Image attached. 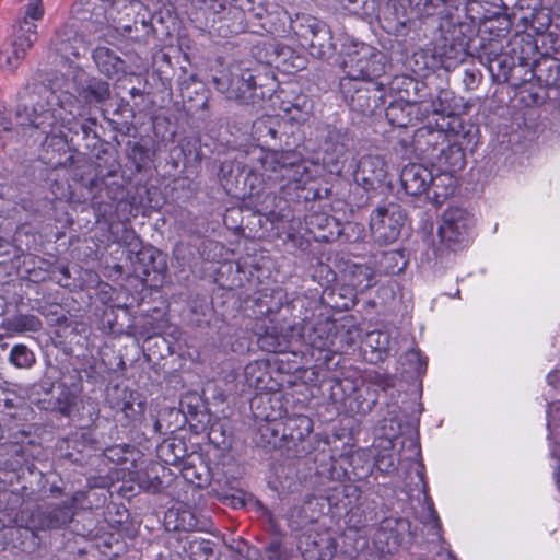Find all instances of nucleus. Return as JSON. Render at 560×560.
Segmentation results:
<instances>
[{
  "label": "nucleus",
  "mask_w": 560,
  "mask_h": 560,
  "mask_svg": "<svg viewBox=\"0 0 560 560\" xmlns=\"http://www.w3.org/2000/svg\"><path fill=\"white\" fill-rule=\"evenodd\" d=\"M328 323L319 322L313 326L304 325L300 331L301 339L319 351L331 352L334 346V335Z\"/></svg>",
  "instance_id": "393cba45"
},
{
  "label": "nucleus",
  "mask_w": 560,
  "mask_h": 560,
  "mask_svg": "<svg viewBox=\"0 0 560 560\" xmlns=\"http://www.w3.org/2000/svg\"><path fill=\"white\" fill-rule=\"evenodd\" d=\"M121 241L127 245L131 254H136V252L142 247L140 238L136 232L133 230H128L127 228L124 229Z\"/></svg>",
  "instance_id": "3c124183"
},
{
  "label": "nucleus",
  "mask_w": 560,
  "mask_h": 560,
  "mask_svg": "<svg viewBox=\"0 0 560 560\" xmlns=\"http://www.w3.org/2000/svg\"><path fill=\"white\" fill-rule=\"evenodd\" d=\"M255 182H259L260 183L261 180L259 179V177L256 174H254V173L248 174V176L245 179V184L249 185L250 189H249L248 194H249L250 198L254 197V196L259 197L260 194H261V190L259 188L256 189Z\"/></svg>",
  "instance_id": "052dcab7"
},
{
  "label": "nucleus",
  "mask_w": 560,
  "mask_h": 560,
  "mask_svg": "<svg viewBox=\"0 0 560 560\" xmlns=\"http://www.w3.org/2000/svg\"><path fill=\"white\" fill-rule=\"evenodd\" d=\"M37 38L38 33L35 27L24 21L14 31L10 44L1 51L0 62L2 67L11 71L16 69Z\"/></svg>",
  "instance_id": "ddd939ff"
},
{
  "label": "nucleus",
  "mask_w": 560,
  "mask_h": 560,
  "mask_svg": "<svg viewBox=\"0 0 560 560\" xmlns=\"http://www.w3.org/2000/svg\"><path fill=\"white\" fill-rule=\"evenodd\" d=\"M219 499L226 504L232 505L234 509L245 506V500L236 494H221Z\"/></svg>",
  "instance_id": "6e6d98bb"
},
{
  "label": "nucleus",
  "mask_w": 560,
  "mask_h": 560,
  "mask_svg": "<svg viewBox=\"0 0 560 560\" xmlns=\"http://www.w3.org/2000/svg\"><path fill=\"white\" fill-rule=\"evenodd\" d=\"M407 2L417 16L431 14L429 9L432 5V0H407Z\"/></svg>",
  "instance_id": "864d4df0"
},
{
  "label": "nucleus",
  "mask_w": 560,
  "mask_h": 560,
  "mask_svg": "<svg viewBox=\"0 0 560 560\" xmlns=\"http://www.w3.org/2000/svg\"><path fill=\"white\" fill-rule=\"evenodd\" d=\"M269 401H270V397L268 395H260V396L255 397L252 400L250 406H252V408H255L256 405H261V404H266Z\"/></svg>",
  "instance_id": "0e129e2a"
},
{
  "label": "nucleus",
  "mask_w": 560,
  "mask_h": 560,
  "mask_svg": "<svg viewBox=\"0 0 560 560\" xmlns=\"http://www.w3.org/2000/svg\"><path fill=\"white\" fill-rule=\"evenodd\" d=\"M376 404L375 392L368 386L355 388L353 400L350 404L352 411L359 415H366Z\"/></svg>",
  "instance_id": "a19ab883"
},
{
  "label": "nucleus",
  "mask_w": 560,
  "mask_h": 560,
  "mask_svg": "<svg viewBox=\"0 0 560 560\" xmlns=\"http://www.w3.org/2000/svg\"><path fill=\"white\" fill-rule=\"evenodd\" d=\"M447 140L448 135L443 128H435L428 125L415 131L412 145L419 155L434 161Z\"/></svg>",
  "instance_id": "6ab92c4d"
},
{
  "label": "nucleus",
  "mask_w": 560,
  "mask_h": 560,
  "mask_svg": "<svg viewBox=\"0 0 560 560\" xmlns=\"http://www.w3.org/2000/svg\"><path fill=\"white\" fill-rule=\"evenodd\" d=\"M446 186H453V179L451 182H448L447 179H445L444 182H439V186L436 188H433L434 190V196L436 199H439L440 197H446L450 191H448V188ZM453 191V188H451V192Z\"/></svg>",
  "instance_id": "680f3d73"
},
{
  "label": "nucleus",
  "mask_w": 560,
  "mask_h": 560,
  "mask_svg": "<svg viewBox=\"0 0 560 560\" xmlns=\"http://www.w3.org/2000/svg\"><path fill=\"white\" fill-rule=\"evenodd\" d=\"M44 5L42 0H30L24 8V16L19 21L20 26L24 21L32 24L37 32L36 21H39L44 16Z\"/></svg>",
  "instance_id": "c03bdc74"
},
{
  "label": "nucleus",
  "mask_w": 560,
  "mask_h": 560,
  "mask_svg": "<svg viewBox=\"0 0 560 560\" xmlns=\"http://www.w3.org/2000/svg\"><path fill=\"white\" fill-rule=\"evenodd\" d=\"M35 84L36 83L26 88V92L22 98L23 102L21 105L18 106V108L15 110L14 120L11 117H9L4 113V110L0 109V132L7 135L8 137H13V135H20V129H21L23 136H28L30 138L33 139L34 144H38V139H37L38 135L36 132H33L32 130H30V126L20 124L18 120V117H16L18 112L23 109V107L27 101L28 94L31 93L32 88Z\"/></svg>",
  "instance_id": "a878e982"
},
{
  "label": "nucleus",
  "mask_w": 560,
  "mask_h": 560,
  "mask_svg": "<svg viewBox=\"0 0 560 560\" xmlns=\"http://www.w3.org/2000/svg\"><path fill=\"white\" fill-rule=\"evenodd\" d=\"M352 175L354 182L364 190H375L386 178L387 165L383 156L366 154L358 161Z\"/></svg>",
  "instance_id": "f3484780"
},
{
  "label": "nucleus",
  "mask_w": 560,
  "mask_h": 560,
  "mask_svg": "<svg viewBox=\"0 0 560 560\" xmlns=\"http://www.w3.org/2000/svg\"><path fill=\"white\" fill-rule=\"evenodd\" d=\"M107 401L110 408L120 411L128 420H132L140 412L136 409L135 401L132 400V393H128L125 389L115 387L108 393ZM138 408L141 409V404H138Z\"/></svg>",
  "instance_id": "72a5a7b5"
},
{
  "label": "nucleus",
  "mask_w": 560,
  "mask_h": 560,
  "mask_svg": "<svg viewBox=\"0 0 560 560\" xmlns=\"http://www.w3.org/2000/svg\"><path fill=\"white\" fill-rule=\"evenodd\" d=\"M517 7L520 9H530L532 13L529 14V18L533 19L536 10L540 7V0H518ZM523 19H528V16H524Z\"/></svg>",
  "instance_id": "bf43d9fd"
},
{
  "label": "nucleus",
  "mask_w": 560,
  "mask_h": 560,
  "mask_svg": "<svg viewBox=\"0 0 560 560\" xmlns=\"http://www.w3.org/2000/svg\"><path fill=\"white\" fill-rule=\"evenodd\" d=\"M0 325L5 330L18 334L36 332L43 327L42 320L36 315L22 313L3 317Z\"/></svg>",
  "instance_id": "7c9ffc66"
},
{
  "label": "nucleus",
  "mask_w": 560,
  "mask_h": 560,
  "mask_svg": "<svg viewBox=\"0 0 560 560\" xmlns=\"http://www.w3.org/2000/svg\"><path fill=\"white\" fill-rule=\"evenodd\" d=\"M315 139L322 153L323 166L327 172L338 176L351 172L354 137L348 128L322 122L315 128Z\"/></svg>",
  "instance_id": "7ed1b4c3"
},
{
  "label": "nucleus",
  "mask_w": 560,
  "mask_h": 560,
  "mask_svg": "<svg viewBox=\"0 0 560 560\" xmlns=\"http://www.w3.org/2000/svg\"><path fill=\"white\" fill-rule=\"evenodd\" d=\"M405 213L398 203L389 202L377 207L371 214L370 229L376 241L393 243L400 235Z\"/></svg>",
  "instance_id": "9d476101"
},
{
  "label": "nucleus",
  "mask_w": 560,
  "mask_h": 560,
  "mask_svg": "<svg viewBox=\"0 0 560 560\" xmlns=\"http://www.w3.org/2000/svg\"><path fill=\"white\" fill-rule=\"evenodd\" d=\"M175 529L183 530H200L199 521L196 515L188 509H184L177 512V524Z\"/></svg>",
  "instance_id": "de8ad7c7"
},
{
  "label": "nucleus",
  "mask_w": 560,
  "mask_h": 560,
  "mask_svg": "<svg viewBox=\"0 0 560 560\" xmlns=\"http://www.w3.org/2000/svg\"><path fill=\"white\" fill-rule=\"evenodd\" d=\"M142 8L138 0H112L108 10V25L105 33L98 35L100 39H107L112 32L140 42L149 37L153 27L144 18L138 21L135 14Z\"/></svg>",
  "instance_id": "20e7f679"
},
{
  "label": "nucleus",
  "mask_w": 560,
  "mask_h": 560,
  "mask_svg": "<svg viewBox=\"0 0 560 560\" xmlns=\"http://www.w3.org/2000/svg\"><path fill=\"white\" fill-rule=\"evenodd\" d=\"M378 272L386 276L398 275L407 267V258L401 250H387L381 253L377 258Z\"/></svg>",
  "instance_id": "e433bc0d"
},
{
  "label": "nucleus",
  "mask_w": 560,
  "mask_h": 560,
  "mask_svg": "<svg viewBox=\"0 0 560 560\" xmlns=\"http://www.w3.org/2000/svg\"><path fill=\"white\" fill-rule=\"evenodd\" d=\"M374 465L381 472H389L395 469V458L392 453L377 454L374 458Z\"/></svg>",
  "instance_id": "8fccbe9b"
},
{
  "label": "nucleus",
  "mask_w": 560,
  "mask_h": 560,
  "mask_svg": "<svg viewBox=\"0 0 560 560\" xmlns=\"http://www.w3.org/2000/svg\"><path fill=\"white\" fill-rule=\"evenodd\" d=\"M327 303L338 310L348 311L355 305V292L348 285L334 288L326 293Z\"/></svg>",
  "instance_id": "4c0bfd02"
},
{
  "label": "nucleus",
  "mask_w": 560,
  "mask_h": 560,
  "mask_svg": "<svg viewBox=\"0 0 560 560\" xmlns=\"http://www.w3.org/2000/svg\"><path fill=\"white\" fill-rule=\"evenodd\" d=\"M256 372H261L260 365L257 362L249 363L245 366V376L249 386L258 388L262 382V378L261 376H257L255 380H253Z\"/></svg>",
  "instance_id": "5fc2aeb1"
},
{
  "label": "nucleus",
  "mask_w": 560,
  "mask_h": 560,
  "mask_svg": "<svg viewBox=\"0 0 560 560\" xmlns=\"http://www.w3.org/2000/svg\"><path fill=\"white\" fill-rule=\"evenodd\" d=\"M385 80V90L398 96V101L423 105L428 95V86L424 82L406 74L395 75Z\"/></svg>",
  "instance_id": "aec40b11"
},
{
  "label": "nucleus",
  "mask_w": 560,
  "mask_h": 560,
  "mask_svg": "<svg viewBox=\"0 0 560 560\" xmlns=\"http://www.w3.org/2000/svg\"><path fill=\"white\" fill-rule=\"evenodd\" d=\"M384 56L371 46H361L354 52L348 54L343 60L346 77L351 80L380 81L385 74Z\"/></svg>",
  "instance_id": "1a4fd4ad"
},
{
  "label": "nucleus",
  "mask_w": 560,
  "mask_h": 560,
  "mask_svg": "<svg viewBox=\"0 0 560 560\" xmlns=\"http://www.w3.org/2000/svg\"><path fill=\"white\" fill-rule=\"evenodd\" d=\"M131 153L133 156H136V154H142L144 153V149L140 143H135L131 148Z\"/></svg>",
  "instance_id": "774afa93"
},
{
  "label": "nucleus",
  "mask_w": 560,
  "mask_h": 560,
  "mask_svg": "<svg viewBox=\"0 0 560 560\" xmlns=\"http://www.w3.org/2000/svg\"><path fill=\"white\" fill-rule=\"evenodd\" d=\"M544 67L548 70V74L545 78V81L548 85H553L560 89V63L556 59H545L541 62H536L534 71V75H537L538 79H542L541 72L544 71Z\"/></svg>",
  "instance_id": "37998d69"
},
{
  "label": "nucleus",
  "mask_w": 560,
  "mask_h": 560,
  "mask_svg": "<svg viewBox=\"0 0 560 560\" xmlns=\"http://www.w3.org/2000/svg\"><path fill=\"white\" fill-rule=\"evenodd\" d=\"M377 337V346L376 348L380 349V350H386L388 348V345H389V337L386 332H381V331H377V332H372L370 335V337H373L375 336Z\"/></svg>",
  "instance_id": "e2e57ef3"
},
{
  "label": "nucleus",
  "mask_w": 560,
  "mask_h": 560,
  "mask_svg": "<svg viewBox=\"0 0 560 560\" xmlns=\"http://www.w3.org/2000/svg\"><path fill=\"white\" fill-rule=\"evenodd\" d=\"M559 373H560L559 371H553V372L549 373L547 376L548 383L553 387H556L560 381Z\"/></svg>",
  "instance_id": "69168bd1"
},
{
  "label": "nucleus",
  "mask_w": 560,
  "mask_h": 560,
  "mask_svg": "<svg viewBox=\"0 0 560 560\" xmlns=\"http://www.w3.org/2000/svg\"><path fill=\"white\" fill-rule=\"evenodd\" d=\"M472 218L468 211L458 207L447 208L439 228L441 241L450 247H455L468 240Z\"/></svg>",
  "instance_id": "f8f14e48"
},
{
  "label": "nucleus",
  "mask_w": 560,
  "mask_h": 560,
  "mask_svg": "<svg viewBox=\"0 0 560 560\" xmlns=\"http://www.w3.org/2000/svg\"><path fill=\"white\" fill-rule=\"evenodd\" d=\"M199 402L200 398L196 395L186 396L180 401V409L185 415L191 417V419H196L198 416H200L201 418H206V421L208 422L209 416L200 411L201 406Z\"/></svg>",
  "instance_id": "49530a36"
},
{
  "label": "nucleus",
  "mask_w": 560,
  "mask_h": 560,
  "mask_svg": "<svg viewBox=\"0 0 560 560\" xmlns=\"http://www.w3.org/2000/svg\"><path fill=\"white\" fill-rule=\"evenodd\" d=\"M74 515L75 512L63 503L36 505L21 510L16 523L34 535L40 530L61 529L73 521Z\"/></svg>",
  "instance_id": "0eeeda50"
},
{
  "label": "nucleus",
  "mask_w": 560,
  "mask_h": 560,
  "mask_svg": "<svg viewBox=\"0 0 560 560\" xmlns=\"http://www.w3.org/2000/svg\"><path fill=\"white\" fill-rule=\"evenodd\" d=\"M340 91L351 110L372 116L385 102V80L366 81L341 79Z\"/></svg>",
  "instance_id": "423d86ee"
},
{
  "label": "nucleus",
  "mask_w": 560,
  "mask_h": 560,
  "mask_svg": "<svg viewBox=\"0 0 560 560\" xmlns=\"http://www.w3.org/2000/svg\"><path fill=\"white\" fill-rule=\"evenodd\" d=\"M298 549L304 560H331L337 542L330 533L308 528L299 536Z\"/></svg>",
  "instance_id": "2eb2a0df"
},
{
  "label": "nucleus",
  "mask_w": 560,
  "mask_h": 560,
  "mask_svg": "<svg viewBox=\"0 0 560 560\" xmlns=\"http://www.w3.org/2000/svg\"><path fill=\"white\" fill-rule=\"evenodd\" d=\"M49 49L66 60L79 58L86 50L84 35L78 30L72 20L59 26L50 42Z\"/></svg>",
  "instance_id": "dca6fc26"
},
{
  "label": "nucleus",
  "mask_w": 560,
  "mask_h": 560,
  "mask_svg": "<svg viewBox=\"0 0 560 560\" xmlns=\"http://www.w3.org/2000/svg\"><path fill=\"white\" fill-rule=\"evenodd\" d=\"M313 431V421L305 415L288 417L283 422L281 438L287 441H303Z\"/></svg>",
  "instance_id": "cd10ccee"
},
{
  "label": "nucleus",
  "mask_w": 560,
  "mask_h": 560,
  "mask_svg": "<svg viewBox=\"0 0 560 560\" xmlns=\"http://www.w3.org/2000/svg\"><path fill=\"white\" fill-rule=\"evenodd\" d=\"M290 335L276 326L267 327L265 332L259 335L258 345L267 352L282 353L290 348Z\"/></svg>",
  "instance_id": "c85d7f7f"
},
{
  "label": "nucleus",
  "mask_w": 560,
  "mask_h": 560,
  "mask_svg": "<svg viewBox=\"0 0 560 560\" xmlns=\"http://www.w3.org/2000/svg\"><path fill=\"white\" fill-rule=\"evenodd\" d=\"M89 405L91 407V410L89 412V418L91 421H95L98 418L100 409L97 408L95 402H90Z\"/></svg>",
  "instance_id": "338daca9"
},
{
  "label": "nucleus",
  "mask_w": 560,
  "mask_h": 560,
  "mask_svg": "<svg viewBox=\"0 0 560 560\" xmlns=\"http://www.w3.org/2000/svg\"><path fill=\"white\" fill-rule=\"evenodd\" d=\"M324 23L315 16L301 13L291 19L290 28L299 37L301 45H303L306 42H314L319 25H324Z\"/></svg>",
  "instance_id": "c756f323"
},
{
  "label": "nucleus",
  "mask_w": 560,
  "mask_h": 560,
  "mask_svg": "<svg viewBox=\"0 0 560 560\" xmlns=\"http://www.w3.org/2000/svg\"><path fill=\"white\" fill-rule=\"evenodd\" d=\"M281 108L291 114L292 112H296L291 116V119L296 121H305L312 113V102L305 94L295 95L292 101H282Z\"/></svg>",
  "instance_id": "58836bf2"
},
{
  "label": "nucleus",
  "mask_w": 560,
  "mask_h": 560,
  "mask_svg": "<svg viewBox=\"0 0 560 560\" xmlns=\"http://www.w3.org/2000/svg\"><path fill=\"white\" fill-rule=\"evenodd\" d=\"M302 46L308 49L310 55L315 58L323 59L330 56L335 50V44L330 28L326 23L319 25L317 35L314 37V42H306Z\"/></svg>",
  "instance_id": "2f4dec72"
},
{
  "label": "nucleus",
  "mask_w": 560,
  "mask_h": 560,
  "mask_svg": "<svg viewBox=\"0 0 560 560\" xmlns=\"http://www.w3.org/2000/svg\"><path fill=\"white\" fill-rule=\"evenodd\" d=\"M510 45L511 51H488L480 57L497 82H509L516 67H529V72L534 75L532 70L535 69L536 60H532L529 54H535L536 47L530 42L523 40H514Z\"/></svg>",
  "instance_id": "39448f33"
},
{
  "label": "nucleus",
  "mask_w": 560,
  "mask_h": 560,
  "mask_svg": "<svg viewBox=\"0 0 560 560\" xmlns=\"http://www.w3.org/2000/svg\"><path fill=\"white\" fill-rule=\"evenodd\" d=\"M422 107L423 105L396 100L387 106L385 115L392 126L407 128L420 120L429 110L428 106Z\"/></svg>",
  "instance_id": "4be33fe9"
},
{
  "label": "nucleus",
  "mask_w": 560,
  "mask_h": 560,
  "mask_svg": "<svg viewBox=\"0 0 560 560\" xmlns=\"http://www.w3.org/2000/svg\"><path fill=\"white\" fill-rule=\"evenodd\" d=\"M77 109L75 95L67 91L57 93L49 85L37 83L16 117L20 124L30 126V130L38 135V145L47 153L60 151L68 144L93 150L101 141L97 119L88 117L79 121L78 116L82 114L75 113Z\"/></svg>",
  "instance_id": "f257e3e1"
},
{
  "label": "nucleus",
  "mask_w": 560,
  "mask_h": 560,
  "mask_svg": "<svg viewBox=\"0 0 560 560\" xmlns=\"http://www.w3.org/2000/svg\"><path fill=\"white\" fill-rule=\"evenodd\" d=\"M9 361L19 369H30L35 364L36 358L31 349L23 343H19L12 347Z\"/></svg>",
  "instance_id": "79ce46f5"
},
{
  "label": "nucleus",
  "mask_w": 560,
  "mask_h": 560,
  "mask_svg": "<svg viewBox=\"0 0 560 560\" xmlns=\"http://www.w3.org/2000/svg\"><path fill=\"white\" fill-rule=\"evenodd\" d=\"M18 249L9 241L0 237V265L7 264L11 257H18Z\"/></svg>",
  "instance_id": "603ef678"
},
{
  "label": "nucleus",
  "mask_w": 560,
  "mask_h": 560,
  "mask_svg": "<svg viewBox=\"0 0 560 560\" xmlns=\"http://www.w3.org/2000/svg\"><path fill=\"white\" fill-rule=\"evenodd\" d=\"M441 167H444L442 174L450 175L453 172L460 171L466 165L465 152L463 148L456 143H450L447 140L446 144L442 147L436 159H434Z\"/></svg>",
  "instance_id": "bb28decb"
},
{
  "label": "nucleus",
  "mask_w": 560,
  "mask_h": 560,
  "mask_svg": "<svg viewBox=\"0 0 560 560\" xmlns=\"http://www.w3.org/2000/svg\"><path fill=\"white\" fill-rule=\"evenodd\" d=\"M264 174L276 183H301L306 172L302 154L295 150L269 149L259 159Z\"/></svg>",
  "instance_id": "6e6552de"
},
{
  "label": "nucleus",
  "mask_w": 560,
  "mask_h": 560,
  "mask_svg": "<svg viewBox=\"0 0 560 560\" xmlns=\"http://www.w3.org/2000/svg\"><path fill=\"white\" fill-rule=\"evenodd\" d=\"M183 550L187 560H218L214 542L203 538H192L185 541Z\"/></svg>",
  "instance_id": "f704fd0d"
},
{
  "label": "nucleus",
  "mask_w": 560,
  "mask_h": 560,
  "mask_svg": "<svg viewBox=\"0 0 560 560\" xmlns=\"http://www.w3.org/2000/svg\"><path fill=\"white\" fill-rule=\"evenodd\" d=\"M265 550L268 560H288V555L278 539L270 541Z\"/></svg>",
  "instance_id": "09e8293b"
},
{
  "label": "nucleus",
  "mask_w": 560,
  "mask_h": 560,
  "mask_svg": "<svg viewBox=\"0 0 560 560\" xmlns=\"http://www.w3.org/2000/svg\"><path fill=\"white\" fill-rule=\"evenodd\" d=\"M135 272L143 277H153V280L162 278L167 270L165 255L153 246L139 248L135 258H131Z\"/></svg>",
  "instance_id": "412c9836"
},
{
  "label": "nucleus",
  "mask_w": 560,
  "mask_h": 560,
  "mask_svg": "<svg viewBox=\"0 0 560 560\" xmlns=\"http://www.w3.org/2000/svg\"><path fill=\"white\" fill-rule=\"evenodd\" d=\"M215 89L228 100L242 105H257L273 96L278 82L267 68H244L234 63L213 75Z\"/></svg>",
  "instance_id": "f03ea898"
},
{
  "label": "nucleus",
  "mask_w": 560,
  "mask_h": 560,
  "mask_svg": "<svg viewBox=\"0 0 560 560\" xmlns=\"http://www.w3.org/2000/svg\"><path fill=\"white\" fill-rule=\"evenodd\" d=\"M452 180L447 174L433 175L431 170L419 163H409L400 172V183L405 191L410 196H420L430 187L436 188L439 182Z\"/></svg>",
  "instance_id": "4468645a"
},
{
  "label": "nucleus",
  "mask_w": 560,
  "mask_h": 560,
  "mask_svg": "<svg viewBox=\"0 0 560 560\" xmlns=\"http://www.w3.org/2000/svg\"><path fill=\"white\" fill-rule=\"evenodd\" d=\"M406 357L410 362L416 363L415 370L417 372H420L427 365V362L421 358L419 350L412 349L406 353Z\"/></svg>",
  "instance_id": "4d7b16f0"
},
{
  "label": "nucleus",
  "mask_w": 560,
  "mask_h": 560,
  "mask_svg": "<svg viewBox=\"0 0 560 560\" xmlns=\"http://www.w3.org/2000/svg\"><path fill=\"white\" fill-rule=\"evenodd\" d=\"M86 498V493L84 491H75L72 493L70 498L65 500L62 503L63 505H68L75 512V506L80 503H82Z\"/></svg>",
  "instance_id": "13d9d810"
},
{
  "label": "nucleus",
  "mask_w": 560,
  "mask_h": 560,
  "mask_svg": "<svg viewBox=\"0 0 560 560\" xmlns=\"http://www.w3.org/2000/svg\"><path fill=\"white\" fill-rule=\"evenodd\" d=\"M77 102L81 101L89 106L101 105L110 98V86L108 82L92 77L77 88Z\"/></svg>",
  "instance_id": "b1692460"
},
{
  "label": "nucleus",
  "mask_w": 560,
  "mask_h": 560,
  "mask_svg": "<svg viewBox=\"0 0 560 560\" xmlns=\"http://www.w3.org/2000/svg\"><path fill=\"white\" fill-rule=\"evenodd\" d=\"M348 278V287L353 291L363 292L374 284V272L366 265L353 264L348 266L346 271Z\"/></svg>",
  "instance_id": "c9c22d12"
},
{
  "label": "nucleus",
  "mask_w": 560,
  "mask_h": 560,
  "mask_svg": "<svg viewBox=\"0 0 560 560\" xmlns=\"http://www.w3.org/2000/svg\"><path fill=\"white\" fill-rule=\"evenodd\" d=\"M75 395L66 386L59 388L49 400H43V408L51 412H58L63 417H70L75 405Z\"/></svg>",
  "instance_id": "473e14b6"
},
{
  "label": "nucleus",
  "mask_w": 560,
  "mask_h": 560,
  "mask_svg": "<svg viewBox=\"0 0 560 560\" xmlns=\"http://www.w3.org/2000/svg\"><path fill=\"white\" fill-rule=\"evenodd\" d=\"M256 417L265 420V423L259 425V432L261 438L266 439L267 445L276 446L278 441L283 440L281 438L283 422H277L271 413L259 412Z\"/></svg>",
  "instance_id": "ea45409f"
},
{
  "label": "nucleus",
  "mask_w": 560,
  "mask_h": 560,
  "mask_svg": "<svg viewBox=\"0 0 560 560\" xmlns=\"http://www.w3.org/2000/svg\"><path fill=\"white\" fill-rule=\"evenodd\" d=\"M112 0H77L70 11V20L79 22L90 34L105 33Z\"/></svg>",
  "instance_id": "9b49d317"
},
{
  "label": "nucleus",
  "mask_w": 560,
  "mask_h": 560,
  "mask_svg": "<svg viewBox=\"0 0 560 560\" xmlns=\"http://www.w3.org/2000/svg\"><path fill=\"white\" fill-rule=\"evenodd\" d=\"M345 8L360 16H371L375 12L374 0H341Z\"/></svg>",
  "instance_id": "a18cd8bd"
},
{
  "label": "nucleus",
  "mask_w": 560,
  "mask_h": 560,
  "mask_svg": "<svg viewBox=\"0 0 560 560\" xmlns=\"http://www.w3.org/2000/svg\"><path fill=\"white\" fill-rule=\"evenodd\" d=\"M288 122L278 116H262L252 126V136L261 148L272 149L280 145L287 136Z\"/></svg>",
  "instance_id": "a211bd4d"
},
{
  "label": "nucleus",
  "mask_w": 560,
  "mask_h": 560,
  "mask_svg": "<svg viewBox=\"0 0 560 560\" xmlns=\"http://www.w3.org/2000/svg\"><path fill=\"white\" fill-rule=\"evenodd\" d=\"M92 58L97 70L107 78L127 72L126 61L108 47L96 46L92 51Z\"/></svg>",
  "instance_id": "5701e85b"
}]
</instances>
